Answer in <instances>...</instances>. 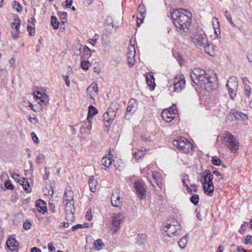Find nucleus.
<instances>
[{"label":"nucleus","instance_id":"obj_1","mask_svg":"<svg viewBox=\"0 0 252 252\" xmlns=\"http://www.w3.org/2000/svg\"><path fill=\"white\" fill-rule=\"evenodd\" d=\"M190 77L194 84L200 87L204 86L208 91L213 90L217 88L216 75L213 71L210 73L200 68H195L192 71Z\"/></svg>","mask_w":252,"mask_h":252},{"label":"nucleus","instance_id":"obj_2","mask_svg":"<svg viewBox=\"0 0 252 252\" xmlns=\"http://www.w3.org/2000/svg\"><path fill=\"white\" fill-rule=\"evenodd\" d=\"M172 22L178 32H187L190 26L192 14L183 9H176L170 13Z\"/></svg>","mask_w":252,"mask_h":252},{"label":"nucleus","instance_id":"obj_3","mask_svg":"<svg viewBox=\"0 0 252 252\" xmlns=\"http://www.w3.org/2000/svg\"><path fill=\"white\" fill-rule=\"evenodd\" d=\"M191 40L197 48L203 49L207 54L213 56L214 51L211 48L207 36L203 30H197L193 35Z\"/></svg>","mask_w":252,"mask_h":252},{"label":"nucleus","instance_id":"obj_4","mask_svg":"<svg viewBox=\"0 0 252 252\" xmlns=\"http://www.w3.org/2000/svg\"><path fill=\"white\" fill-rule=\"evenodd\" d=\"M173 145L183 153H189L192 149L193 145L184 137H178L172 142Z\"/></svg>","mask_w":252,"mask_h":252},{"label":"nucleus","instance_id":"obj_5","mask_svg":"<svg viewBox=\"0 0 252 252\" xmlns=\"http://www.w3.org/2000/svg\"><path fill=\"white\" fill-rule=\"evenodd\" d=\"M222 143L225 145L232 152H236L239 143L234 138L233 135L228 132L223 134L221 137Z\"/></svg>","mask_w":252,"mask_h":252},{"label":"nucleus","instance_id":"obj_6","mask_svg":"<svg viewBox=\"0 0 252 252\" xmlns=\"http://www.w3.org/2000/svg\"><path fill=\"white\" fill-rule=\"evenodd\" d=\"M213 179V175L210 173H207L204 176V181L203 183V187L205 193L209 196L213 195L214 190V187L212 180Z\"/></svg>","mask_w":252,"mask_h":252},{"label":"nucleus","instance_id":"obj_7","mask_svg":"<svg viewBox=\"0 0 252 252\" xmlns=\"http://www.w3.org/2000/svg\"><path fill=\"white\" fill-rule=\"evenodd\" d=\"M164 227L167 229L164 230L163 234L166 233L169 237L179 235L181 230V226L177 220L173 221V224L166 223Z\"/></svg>","mask_w":252,"mask_h":252},{"label":"nucleus","instance_id":"obj_8","mask_svg":"<svg viewBox=\"0 0 252 252\" xmlns=\"http://www.w3.org/2000/svg\"><path fill=\"white\" fill-rule=\"evenodd\" d=\"M186 81L183 75L176 76L173 80V84L169 86L170 91L180 92L185 87Z\"/></svg>","mask_w":252,"mask_h":252},{"label":"nucleus","instance_id":"obj_9","mask_svg":"<svg viewBox=\"0 0 252 252\" xmlns=\"http://www.w3.org/2000/svg\"><path fill=\"white\" fill-rule=\"evenodd\" d=\"M226 86L231 98L234 99L236 96L235 92L238 86V84L236 80V78L234 77L229 78L227 81Z\"/></svg>","mask_w":252,"mask_h":252},{"label":"nucleus","instance_id":"obj_10","mask_svg":"<svg viewBox=\"0 0 252 252\" xmlns=\"http://www.w3.org/2000/svg\"><path fill=\"white\" fill-rule=\"evenodd\" d=\"M134 187L139 198L142 199L146 197V185L141 180L135 182Z\"/></svg>","mask_w":252,"mask_h":252},{"label":"nucleus","instance_id":"obj_11","mask_svg":"<svg viewBox=\"0 0 252 252\" xmlns=\"http://www.w3.org/2000/svg\"><path fill=\"white\" fill-rule=\"evenodd\" d=\"M123 217L120 213L114 214L112 217V228L115 234L120 229V225L123 222Z\"/></svg>","mask_w":252,"mask_h":252},{"label":"nucleus","instance_id":"obj_12","mask_svg":"<svg viewBox=\"0 0 252 252\" xmlns=\"http://www.w3.org/2000/svg\"><path fill=\"white\" fill-rule=\"evenodd\" d=\"M115 116L116 112L112 109H108V111L103 114L102 121L104 125L106 127L110 126L111 124L112 123Z\"/></svg>","mask_w":252,"mask_h":252},{"label":"nucleus","instance_id":"obj_13","mask_svg":"<svg viewBox=\"0 0 252 252\" xmlns=\"http://www.w3.org/2000/svg\"><path fill=\"white\" fill-rule=\"evenodd\" d=\"M136 51L134 46L131 45L128 47L127 52V58L128 64L130 67H132L135 63V56Z\"/></svg>","mask_w":252,"mask_h":252},{"label":"nucleus","instance_id":"obj_14","mask_svg":"<svg viewBox=\"0 0 252 252\" xmlns=\"http://www.w3.org/2000/svg\"><path fill=\"white\" fill-rule=\"evenodd\" d=\"M175 113L172 108L164 109L162 111L161 116L163 120L167 122H170L173 120Z\"/></svg>","mask_w":252,"mask_h":252},{"label":"nucleus","instance_id":"obj_15","mask_svg":"<svg viewBox=\"0 0 252 252\" xmlns=\"http://www.w3.org/2000/svg\"><path fill=\"white\" fill-rule=\"evenodd\" d=\"M73 192L71 190L66 189L64 194V202L66 207H73Z\"/></svg>","mask_w":252,"mask_h":252},{"label":"nucleus","instance_id":"obj_16","mask_svg":"<svg viewBox=\"0 0 252 252\" xmlns=\"http://www.w3.org/2000/svg\"><path fill=\"white\" fill-rule=\"evenodd\" d=\"M122 199L117 192L113 193L111 197L112 205L114 207H120L122 205Z\"/></svg>","mask_w":252,"mask_h":252},{"label":"nucleus","instance_id":"obj_17","mask_svg":"<svg viewBox=\"0 0 252 252\" xmlns=\"http://www.w3.org/2000/svg\"><path fill=\"white\" fill-rule=\"evenodd\" d=\"M6 245L11 251H15L18 250V243L14 238H8L6 241Z\"/></svg>","mask_w":252,"mask_h":252},{"label":"nucleus","instance_id":"obj_18","mask_svg":"<svg viewBox=\"0 0 252 252\" xmlns=\"http://www.w3.org/2000/svg\"><path fill=\"white\" fill-rule=\"evenodd\" d=\"M137 103L136 100L134 99H131L128 102L127 107V112L133 114L137 109Z\"/></svg>","mask_w":252,"mask_h":252},{"label":"nucleus","instance_id":"obj_19","mask_svg":"<svg viewBox=\"0 0 252 252\" xmlns=\"http://www.w3.org/2000/svg\"><path fill=\"white\" fill-rule=\"evenodd\" d=\"M36 100L39 99V102L38 103L41 105H46L48 103L49 99L46 94L43 95L41 93L37 92V95L35 96Z\"/></svg>","mask_w":252,"mask_h":252},{"label":"nucleus","instance_id":"obj_20","mask_svg":"<svg viewBox=\"0 0 252 252\" xmlns=\"http://www.w3.org/2000/svg\"><path fill=\"white\" fill-rule=\"evenodd\" d=\"M36 206L40 213L42 212V213L43 214L46 211L47 207L46 203L42 200L39 199L37 201Z\"/></svg>","mask_w":252,"mask_h":252},{"label":"nucleus","instance_id":"obj_21","mask_svg":"<svg viewBox=\"0 0 252 252\" xmlns=\"http://www.w3.org/2000/svg\"><path fill=\"white\" fill-rule=\"evenodd\" d=\"M146 80L147 85L149 86L151 89L154 90L155 87V78L152 74H149L146 77Z\"/></svg>","mask_w":252,"mask_h":252},{"label":"nucleus","instance_id":"obj_22","mask_svg":"<svg viewBox=\"0 0 252 252\" xmlns=\"http://www.w3.org/2000/svg\"><path fill=\"white\" fill-rule=\"evenodd\" d=\"M153 177L154 179L156 182L157 185L160 189H161L162 185V178L160 174L158 172L154 173L153 174Z\"/></svg>","mask_w":252,"mask_h":252},{"label":"nucleus","instance_id":"obj_23","mask_svg":"<svg viewBox=\"0 0 252 252\" xmlns=\"http://www.w3.org/2000/svg\"><path fill=\"white\" fill-rule=\"evenodd\" d=\"M233 116L235 118L238 120L245 121L248 119V116L247 115L239 111L234 112L233 113Z\"/></svg>","mask_w":252,"mask_h":252},{"label":"nucleus","instance_id":"obj_24","mask_svg":"<svg viewBox=\"0 0 252 252\" xmlns=\"http://www.w3.org/2000/svg\"><path fill=\"white\" fill-rule=\"evenodd\" d=\"M98 113V110L93 105L89 107V111L88 113L87 120H92L93 116Z\"/></svg>","mask_w":252,"mask_h":252},{"label":"nucleus","instance_id":"obj_25","mask_svg":"<svg viewBox=\"0 0 252 252\" xmlns=\"http://www.w3.org/2000/svg\"><path fill=\"white\" fill-rule=\"evenodd\" d=\"M188 238H189V234H187L185 236L180 239L178 245L182 249L185 248L188 242Z\"/></svg>","mask_w":252,"mask_h":252},{"label":"nucleus","instance_id":"obj_26","mask_svg":"<svg viewBox=\"0 0 252 252\" xmlns=\"http://www.w3.org/2000/svg\"><path fill=\"white\" fill-rule=\"evenodd\" d=\"M19 183L23 186V189L27 192H31V190L29 189V188H30V184L28 182L27 179L24 178L22 180H20V182Z\"/></svg>","mask_w":252,"mask_h":252},{"label":"nucleus","instance_id":"obj_27","mask_svg":"<svg viewBox=\"0 0 252 252\" xmlns=\"http://www.w3.org/2000/svg\"><path fill=\"white\" fill-rule=\"evenodd\" d=\"M113 159L110 157H107L106 156L103 157L102 158L101 162L102 165H103L106 168H108L112 164Z\"/></svg>","mask_w":252,"mask_h":252},{"label":"nucleus","instance_id":"obj_28","mask_svg":"<svg viewBox=\"0 0 252 252\" xmlns=\"http://www.w3.org/2000/svg\"><path fill=\"white\" fill-rule=\"evenodd\" d=\"M154 136H151L149 133H143L141 135V139L145 142H151L153 141Z\"/></svg>","mask_w":252,"mask_h":252},{"label":"nucleus","instance_id":"obj_29","mask_svg":"<svg viewBox=\"0 0 252 252\" xmlns=\"http://www.w3.org/2000/svg\"><path fill=\"white\" fill-rule=\"evenodd\" d=\"M92 120H87L85 121L82 126V127H84L85 129H87L88 130L90 131L92 129Z\"/></svg>","mask_w":252,"mask_h":252},{"label":"nucleus","instance_id":"obj_30","mask_svg":"<svg viewBox=\"0 0 252 252\" xmlns=\"http://www.w3.org/2000/svg\"><path fill=\"white\" fill-rule=\"evenodd\" d=\"M51 24L53 26V29H57L59 27V22L58 21L57 18L54 16H52L51 17Z\"/></svg>","mask_w":252,"mask_h":252},{"label":"nucleus","instance_id":"obj_31","mask_svg":"<svg viewBox=\"0 0 252 252\" xmlns=\"http://www.w3.org/2000/svg\"><path fill=\"white\" fill-rule=\"evenodd\" d=\"M15 21H17V22H13L11 24V28L13 29H15L16 30V32H19V28H20V26L21 25V21L20 20V19L18 18L17 20L16 19H15Z\"/></svg>","mask_w":252,"mask_h":252},{"label":"nucleus","instance_id":"obj_32","mask_svg":"<svg viewBox=\"0 0 252 252\" xmlns=\"http://www.w3.org/2000/svg\"><path fill=\"white\" fill-rule=\"evenodd\" d=\"M144 153L143 151L137 150L133 153V156L136 159H139L144 157Z\"/></svg>","mask_w":252,"mask_h":252},{"label":"nucleus","instance_id":"obj_33","mask_svg":"<svg viewBox=\"0 0 252 252\" xmlns=\"http://www.w3.org/2000/svg\"><path fill=\"white\" fill-rule=\"evenodd\" d=\"M224 16L227 19V20L229 21V23L231 24V25L232 27H236V25L232 21L231 14L228 11L226 10L224 12Z\"/></svg>","mask_w":252,"mask_h":252},{"label":"nucleus","instance_id":"obj_34","mask_svg":"<svg viewBox=\"0 0 252 252\" xmlns=\"http://www.w3.org/2000/svg\"><path fill=\"white\" fill-rule=\"evenodd\" d=\"M103 245V243L101 239H97L94 242V246L97 250H100Z\"/></svg>","mask_w":252,"mask_h":252},{"label":"nucleus","instance_id":"obj_35","mask_svg":"<svg viewBox=\"0 0 252 252\" xmlns=\"http://www.w3.org/2000/svg\"><path fill=\"white\" fill-rule=\"evenodd\" d=\"M199 196L197 194H193L191 196V197L190 198V202L193 204L195 205H196L198 203L199 201Z\"/></svg>","mask_w":252,"mask_h":252},{"label":"nucleus","instance_id":"obj_36","mask_svg":"<svg viewBox=\"0 0 252 252\" xmlns=\"http://www.w3.org/2000/svg\"><path fill=\"white\" fill-rule=\"evenodd\" d=\"M66 220L67 221H72L74 220V214L72 211H70V212L67 213L66 211L65 214Z\"/></svg>","mask_w":252,"mask_h":252},{"label":"nucleus","instance_id":"obj_37","mask_svg":"<svg viewBox=\"0 0 252 252\" xmlns=\"http://www.w3.org/2000/svg\"><path fill=\"white\" fill-rule=\"evenodd\" d=\"M245 94L247 96H250L251 94V89L250 86L248 84L244 86Z\"/></svg>","mask_w":252,"mask_h":252},{"label":"nucleus","instance_id":"obj_38","mask_svg":"<svg viewBox=\"0 0 252 252\" xmlns=\"http://www.w3.org/2000/svg\"><path fill=\"white\" fill-rule=\"evenodd\" d=\"M145 13L143 12H140L138 16L139 17H137V26L139 27L141 23L142 22V20L140 19V17L143 18L144 17Z\"/></svg>","mask_w":252,"mask_h":252},{"label":"nucleus","instance_id":"obj_39","mask_svg":"<svg viewBox=\"0 0 252 252\" xmlns=\"http://www.w3.org/2000/svg\"><path fill=\"white\" fill-rule=\"evenodd\" d=\"M212 163L214 165L219 166L221 164V160L218 157H213L212 159Z\"/></svg>","mask_w":252,"mask_h":252},{"label":"nucleus","instance_id":"obj_40","mask_svg":"<svg viewBox=\"0 0 252 252\" xmlns=\"http://www.w3.org/2000/svg\"><path fill=\"white\" fill-rule=\"evenodd\" d=\"M44 159H45V156L43 155L39 154L36 158V159H35L36 162L38 164L40 165L42 163V160H44Z\"/></svg>","mask_w":252,"mask_h":252},{"label":"nucleus","instance_id":"obj_41","mask_svg":"<svg viewBox=\"0 0 252 252\" xmlns=\"http://www.w3.org/2000/svg\"><path fill=\"white\" fill-rule=\"evenodd\" d=\"M4 187L7 189L12 190L14 189L11 182L9 180H6L4 182Z\"/></svg>","mask_w":252,"mask_h":252},{"label":"nucleus","instance_id":"obj_42","mask_svg":"<svg viewBox=\"0 0 252 252\" xmlns=\"http://www.w3.org/2000/svg\"><path fill=\"white\" fill-rule=\"evenodd\" d=\"M94 178L93 176H92L90 180H89V186H90V189L91 190V191L92 192H94L95 191V188H93V187L94 186Z\"/></svg>","mask_w":252,"mask_h":252},{"label":"nucleus","instance_id":"obj_43","mask_svg":"<svg viewBox=\"0 0 252 252\" xmlns=\"http://www.w3.org/2000/svg\"><path fill=\"white\" fill-rule=\"evenodd\" d=\"M81 65L83 69L87 70L89 68L90 63L89 61H83L81 62Z\"/></svg>","mask_w":252,"mask_h":252},{"label":"nucleus","instance_id":"obj_44","mask_svg":"<svg viewBox=\"0 0 252 252\" xmlns=\"http://www.w3.org/2000/svg\"><path fill=\"white\" fill-rule=\"evenodd\" d=\"M248 225L249 224L247 222H244L243 223L239 229V232L241 234H244L245 232L247 227Z\"/></svg>","mask_w":252,"mask_h":252},{"label":"nucleus","instance_id":"obj_45","mask_svg":"<svg viewBox=\"0 0 252 252\" xmlns=\"http://www.w3.org/2000/svg\"><path fill=\"white\" fill-rule=\"evenodd\" d=\"M90 89H92L94 92L98 91V87L96 84L92 83L90 86L87 89V91H88Z\"/></svg>","mask_w":252,"mask_h":252},{"label":"nucleus","instance_id":"obj_46","mask_svg":"<svg viewBox=\"0 0 252 252\" xmlns=\"http://www.w3.org/2000/svg\"><path fill=\"white\" fill-rule=\"evenodd\" d=\"M13 8H15L16 10L19 12L21 11L22 9V6H21V5L18 2H17L16 1H14Z\"/></svg>","mask_w":252,"mask_h":252},{"label":"nucleus","instance_id":"obj_47","mask_svg":"<svg viewBox=\"0 0 252 252\" xmlns=\"http://www.w3.org/2000/svg\"><path fill=\"white\" fill-rule=\"evenodd\" d=\"M27 30L29 32L30 35H34V33H35L34 28H32L31 25L27 26Z\"/></svg>","mask_w":252,"mask_h":252},{"label":"nucleus","instance_id":"obj_48","mask_svg":"<svg viewBox=\"0 0 252 252\" xmlns=\"http://www.w3.org/2000/svg\"><path fill=\"white\" fill-rule=\"evenodd\" d=\"M31 136H32V140L34 143H35L36 144L39 143L38 138L37 137L36 134L34 132H32L31 133Z\"/></svg>","mask_w":252,"mask_h":252},{"label":"nucleus","instance_id":"obj_49","mask_svg":"<svg viewBox=\"0 0 252 252\" xmlns=\"http://www.w3.org/2000/svg\"><path fill=\"white\" fill-rule=\"evenodd\" d=\"M11 177L16 181L18 182H20V180L19 179V175L16 173H12L10 174Z\"/></svg>","mask_w":252,"mask_h":252},{"label":"nucleus","instance_id":"obj_50","mask_svg":"<svg viewBox=\"0 0 252 252\" xmlns=\"http://www.w3.org/2000/svg\"><path fill=\"white\" fill-rule=\"evenodd\" d=\"M23 226L25 230H29L31 227V223L29 221H25L23 223Z\"/></svg>","mask_w":252,"mask_h":252},{"label":"nucleus","instance_id":"obj_51","mask_svg":"<svg viewBox=\"0 0 252 252\" xmlns=\"http://www.w3.org/2000/svg\"><path fill=\"white\" fill-rule=\"evenodd\" d=\"M58 14L60 16V17L64 20H66L67 14V13L65 12H59Z\"/></svg>","mask_w":252,"mask_h":252},{"label":"nucleus","instance_id":"obj_52","mask_svg":"<svg viewBox=\"0 0 252 252\" xmlns=\"http://www.w3.org/2000/svg\"><path fill=\"white\" fill-rule=\"evenodd\" d=\"M84 52L87 56V58L91 56V50L87 46H84Z\"/></svg>","mask_w":252,"mask_h":252},{"label":"nucleus","instance_id":"obj_53","mask_svg":"<svg viewBox=\"0 0 252 252\" xmlns=\"http://www.w3.org/2000/svg\"><path fill=\"white\" fill-rule=\"evenodd\" d=\"M245 243L246 244H252V236L248 235L245 239Z\"/></svg>","mask_w":252,"mask_h":252},{"label":"nucleus","instance_id":"obj_54","mask_svg":"<svg viewBox=\"0 0 252 252\" xmlns=\"http://www.w3.org/2000/svg\"><path fill=\"white\" fill-rule=\"evenodd\" d=\"M213 173L217 177H218L219 179H223V175L220 173L219 171H217V170H214L213 171Z\"/></svg>","mask_w":252,"mask_h":252},{"label":"nucleus","instance_id":"obj_55","mask_svg":"<svg viewBox=\"0 0 252 252\" xmlns=\"http://www.w3.org/2000/svg\"><path fill=\"white\" fill-rule=\"evenodd\" d=\"M44 170L45 174L43 175V179L44 180H47L48 178L50 172L48 170V169L46 167L44 168Z\"/></svg>","mask_w":252,"mask_h":252},{"label":"nucleus","instance_id":"obj_56","mask_svg":"<svg viewBox=\"0 0 252 252\" xmlns=\"http://www.w3.org/2000/svg\"><path fill=\"white\" fill-rule=\"evenodd\" d=\"M97 36V35L95 34V36L91 39H90V41L89 42L93 45H94L96 43V41L98 39L97 37H96Z\"/></svg>","mask_w":252,"mask_h":252},{"label":"nucleus","instance_id":"obj_57","mask_svg":"<svg viewBox=\"0 0 252 252\" xmlns=\"http://www.w3.org/2000/svg\"><path fill=\"white\" fill-rule=\"evenodd\" d=\"M86 219L89 221H90L92 219V215L91 211L87 212Z\"/></svg>","mask_w":252,"mask_h":252},{"label":"nucleus","instance_id":"obj_58","mask_svg":"<svg viewBox=\"0 0 252 252\" xmlns=\"http://www.w3.org/2000/svg\"><path fill=\"white\" fill-rule=\"evenodd\" d=\"M82 226H83V225H82L81 224H76V225L73 226L72 227L71 229L73 231H74L76 230L78 228H82Z\"/></svg>","mask_w":252,"mask_h":252},{"label":"nucleus","instance_id":"obj_59","mask_svg":"<svg viewBox=\"0 0 252 252\" xmlns=\"http://www.w3.org/2000/svg\"><path fill=\"white\" fill-rule=\"evenodd\" d=\"M63 78L65 81L66 85L67 87L70 86V81L69 79V76L66 75L63 77Z\"/></svg>","mask_w":252,"mask_h":252},{"label":"nucleus","instance_id":"obj_60","mask_svg":"<svg viewBox=\"0 0 252 252\" xmlns=\"http://www.w3.org/2000/svg\"><path fill=\"white\" fill-rule=\"evenodd\" d=\"M48 249L53 252H55V248L52 243H49L48 245Z\"/></svg>","mask_w":252,"mask_h":252},{"label":"nucleus","instance_id":"obj_61","mask_svg":"<svg viewBox=\"0 0 252 252\" xmlns=\"http://www.w3.org/2000/svg\"><path fill=\"white\" fill-rule=\"evenodd\" d=\"M66 7L70 8L72 4V0H66Z\"/></svg>","mask_w":252,"mask_h":252},{"label":"nucleus","instance_id":"obj_62","mask_svg":"<svg viewBox=\"0 0 252 252\" xmlns=\"http://www.w3.org/2000/svg\"><path fill=\"white\" fill-rule=\"evenodd\" d=\"M31 252H41V251L37 247H33L31 249Z\"/></svg>","mask_w":252,"mask_h":252},{"label":"nucleus","instance_id":"obj_63","mask_svg":"<svg viewBox=\"0 0 252 252\" xmlns=\"http://www.w3.org/2000/svg\"><path fill=\"white\" fill-rule=\"evenodd\" d=\"M238 252H247L246 250L244 249L242 246L237 247Z\"/></svg>","mask_w":252,"mask_h":252},{"label":"nucleus","instance_id":"obj_64","mask_svg":"<svg viewBox=\"0 0 252 252\" xmlns=\"http://www.w3.org/2000/svg\"><path fill=\"white\" fill-rule=\"evenodd\" d=\"M247 58L250 62H252V53H249L248 54Z\"/></svg>","mask_w":252,"mask_h":252}]
</instances>
